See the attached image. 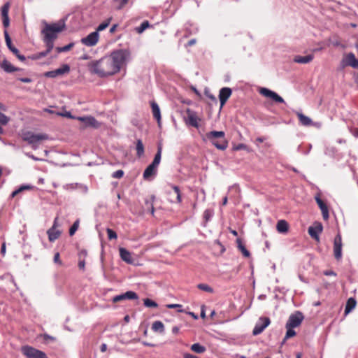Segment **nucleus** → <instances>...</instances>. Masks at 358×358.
<instances>
[{"label":"nucleus","instance_id":"obj_24","mask_svg":"<svg viewBox=\"0 0 358 358\" xmlns=\"http://www.w3.org/2000/svg\"><path fill=\"white\" fill-rule=\"evenodd\" d=\"M120 255L121 259L125 262L128 264H131L133 262L131 253L125 248H120Z\"/></svg>","mask_w":358,"mask_h":358},{"label":"nucleus","instance_id":"obj_52","mask_svg":"<svg viewBox=\"0 0 358 358\" xmlns=\"http://www.w3.org/2000/svg\"><path fill=\"white\" fill-rule=\"evenodd\" d=\"M247 148V145L245 144L241 143L237 145H236L234 149L235 150H245Z\"/></svg>","mask_w":358,"mask_h":358},{"label":"nucleus","instance_id":"obj_48","mask_svg":"<svg viewBox=\"0 0 358 358\" xmlns=\"http://www.w3.org/2000/svg\"><path fill=\"white\" fill-rule=\"evenodd\" d=\"M106 231L108 237L110 240L117 238V234L113 229L108 228Z\"/></svg>","mask_w":358,"mask_h":358},{"label":"nucleus","instance_id":"obj_58","mask_svg":"<svg viewBox=\"0 0 358 358\" xmlns=\"http://www.w3.org/2000/svg\"><path fill=\"white\" fill-rule=\"evenodd\" d=\"M6 243H3L1 248V254L4 256L6 255Z\"/></svg>","mask_w":358,"mask_h":358},{"label":"nucleus","instance_id":"obj_15","mask_svg":"<svg viewBox=\"0 0 358 358\" xmlns=\"http://www.w3.org/2000/svg\"><path fill=\"white\" fill-rule=\"evenodd\" d=\"M187 117L186 120V123L192 127H194V128H199V122L201 120V119L197 117L196 113L190 109H187Z\"/></svg>","mask_w":358,"mask_h":358},{"label":"nucleus","instance_id":"obj_14","mask_svg":"<svg viewBox=\"0 0 358 358\" xmlns=\"http://www.w3.org/2000/svg\"><path fill=\"white\" fill-rule=\"evenodd\" d=\"M323 229L322 224L320 222L315 223L314 226L308 227V231L309 235L315 241H319V234L322 233Z\"/></svg>","mask_w":358,"mask_h":358},{"label":"nucleus","instance_id":"obj_7","mask_svg":"<svg viewBox=\"0 0 358 358\" xmlns=\"http://www.w3.org/2000/svg\"><path fill=\"white\" fill-rule=\"evenodd\" d=\"M270 319L268 317H260L256 323L252 334L257 336L263 332V331L270 324Z\"/></svg>","mask_w":358,"mask_h":358},{"label":"nucleus","instance_id":"obj_28","mask_svg":"<svg viewBox=\"0 0 358 358\" xmlns=\"http://www.w3.org/2000/svg\"><path fill=\"white\" fill-rule=\"evenodd\" d=\"M356 304L357 302L354 298L348 299L345 308V314L347 315L350 313L355 308Z\"/></svg>","mask_w":358,"mask_h":358},{"label":"nucleus","instance_id":"obj_50","mask_svg":"<svg viewBox=\"0 0 358 358\" xmlns=\"http://www.w3.org/2000/svg\"><path fill=\"white\" fill-rule=\"evenodd\" d=\"M54 262L58 264L59 265L62 264V261L60 260V255L59 252H56L54 255Z\"/></svg>","mask_w":358,"mask_h":358},{"label":"nucleus","instance_id":"obj_32","mask_svg":"<svg viewBox=\"0 0 358 358\" xmlns=\"http://www.w3.org/2000/svg\"><path fill=\"white\" fill-rule=\"evenodd\" d=\"M237 244L238 249L241 251L243 256L245 257H248L250 256L249 251L245 248L244 245L242 243V241L240 238L237 239Z\"/></svg>","mask_w":358,"mask_h":358},{"label":"nucleus","instance_id":"obj_61","mask_svg":"<svg viewBox=\"0 0 358 358\" xmlns=\"http://www.w3.org/2000/svg\"><path fill=\"white\" fill-rule=\"evenodd\" d=\"M196 43V40L195 38H192L189 40L187 44V46H192Z\"/></svg>","mask_w":358,"mask_h":358},{"label":"nucleus","instance_id":"obj_12","mask_svg":"<svg viewBox=\"0 0 358 358\" xmlns=\"http://www.w3.org/2000/svg\"><path fill=\"white\" fill-rule=\"evenodd\" d=\"M70 71V67L68 64H64L60 68L57 69L54 71H47L44 73V76L47 78H56L59 76H62L65 73H68Z\"/></svg>","mask_w":358,"mask_h":358},{"label":"nucleus","instance_id":"obj_41","mask_svg":"<svg viewBox=\"0 0 358 358\" xmlns=\"http://www.w3.org/2000/svg\"><path fill=\"white\" fill-rule=\"evenodd\" d=\"M143 303L146 307H148V308H157L158 306L157 303L155 301H154L148 298L145 299L143 300Z\"/></svg>","mask_w":358,"mask_h":358},{"label":"nucleus","instance_id":"obj_36","mask_svg":"<svg viewBox=\"0 0 358 358\" xmlns=\"http://www.w3.org/2000/svg\"><path fill=\"white\" fill-rule=\"evenodd\" d=\"M285 327L287 329V332L284 338V341L293 337L296 335V331L294 330L293 327H288L285 324Z\"/></svg>","mask_w":358,"mask_h":358},{"label":"nucleus","instance_id":"obj_3","mask_svg":"<svg viewBox=\"0 0 358 358\" xmlns=\"http://www.w3.org/2000/svg\"><path fill=\"white\" fill-rule=\"evenodd\" d=\"M206 138L218 150H224L228 146L225 133L222 131H212L206 134Z\"/></svg>","mask_w":358,"mask_h":358},{"label":"nucleus","instance_id":"obj_63","mask_svg":"<svg viewBox=\"0 0 358 358\" xmlns=\"http://www.w3.org/2000/svg\"><path fill=\"white\" fill-rule=\"evenodd\" d=\"M179 331V327L177 326H175L172 328V332L174 334H177Z\"/></svg>","mask_w":358,"mask_h":358},{"label":"nucleus","instance_id":"obj_22","mask_svg":"<svg viewBox=\"0 0 358 358\" xmlns=\"http://www.w3.org/2000/svg\"><path fill=\"white\" fill-rule=\"evenodd\" d=\"M316 202L318 204L322 214L324 220H327L329 219V210L327 205L324 201L319 197L315 198Z\"/></svg>","mask_w":358,"mask_h":358},{"label":"nucleus","instance_id":"obj_33","mask_svg":"<svg viewBox=\"0 0 358 358\" xmlns=\"http://www.w3.org/2000/svg\"><path fill=\"white\" fill-rule=\"evenodd\" d=\"M173 194L176 196V199H171V202L180 203L182 199L179 187L178 186H173Z\"/></svg>","mask_w":358,"mask_h":358},{"label":"nucleus","instance_id":"obj_57","mask_svg":"<svg viewBox=\"0 0 358 358\" xmlns=\"http://www.w3.org/2000/svg\"><path fill=\"white\" fill-rule=\"evenodd\" d=\"M166 307L168 308H180L182 307V305L173 303V304H168V305H166Z\"/></svg>","mask_w":358,"mask_h":358},{"label":"nucleus","instance_id":"obj_16","mask_svg":"<svg viewBox=\"0 0 358 358\" xmlns=\"http://www.w3.org/2000/svg\"><path fill=\"white\" fill-rule=\"evenodd\" d=\"M343 66H350L355 69H358V59L355 57L354 53H348L342 60Z\"/></svg>","mask_w":358,"mask_h":358},{"label":"nucleus","instance_id":"obj_17","mask_svg":"<svg viewBox=\"0 0 358 358\" xmlns=\"http://www.w3.org/2000/svg\"><path fill=\"white\" fill-rule=\"evenodd\" d=\"M232 91L229 87H222L220 90L219 99L220 101V108L226 103L228 99L231 96Z\"/></svg>","mask_w":358,"mask_h":358},{"label":"nucleus","instance_id":"obj_56","mask_svg":"<svg viewBox=\"0 0 358 358\" xmlns=\"http://www.w3.org/2000/svg\"><path fill=\"white\" fill-rule=\"evenodd\" d=\"M18 80L24 83H30L32 82V80L29 78H20Z\"/></svg>","mask_w":358,"mask_h":358},{"label":"nucleus","instance_id":"obj_21","mask_svg":"<svg viewBox=\"0 0 358 358\" xmlns=\"http://www.w3.org/2000/svg\"><path fill=\"white\" fill-rule=\"evenodd\" d=\"M157 166L150 164L143 172V178L150 180L151 178L157 174Z\"/></svg>","mask_w":358,"mask_h":358},{"label":"nucleus","instance_id":"obj_47","mask_svg":"<svg viewBox=\"0 0 358 358\" xmlns=\"http://www.w3.org/2000/svg\"><path fill=\"white\" fill-rule=\"evenodd\" d=\"M57 115L62 117H68L70 119H76L77 117H75L71 115V112L65 111L64 113H57Z\"/></svg>","mask_w":358,"mask_h":358},{"label":"nucleus","instance_id":"obj_30","mask_svg":"<svg viewBox=\"0 0 358 358\" xmlns=\"http://www.w3.org/2000/svg\"><path fill=\"white\" fill-rule=\"evenodd\" d=\"M162 147L161 145H159L157 146V152L155 156V158L151 164L159 166L160 161H161V156H162Z\"/></svg>","mask_w":358,"mask_h":358},{"label":"nucleus","instance_id":"obj_34","mask_svg":"<svg viewBox=\"0 0 358 358\" xmlns=\"http://www.w3.org/2000/svg\"><path fill=\"white\" fill-rule=\"evenodd\" d=\"M150 23L148 20L143 21L139 27H136L135 30L138 34H142L147 28L150 27Z\"/></svg>","mask_w":358,"mask_h":358},{"label":"nucleus","instance_id":"obj_4","mask_svg":"<svg viewBox=\"0 0 358 358\" xmlns=\"http://www.w3.org/2000/svg\"><path fill=\"white\" fill-rule=\"evenodd\" d=\"M22 139L31 145L34 149H36L37 143L41 141L48 140V136L45 134H34L31 131H26L22 134Z\"/></svg>","mask_w":358,"mask_h":358},{"label":"nucleus","instance_id":"obj_64","mask_svg":"<svg viewBox=\"0 0 358 358\" xmlns=\"http://www.w3.org/2000/svg\"><path fill=\"white\" fill-rule=\"evenodd\" d=\"M117 24H114V25H113V26L110 27V33H111V34H112V33L115 32V30H116V29H117Z\"/></svg>","mask_w":358,"mask_h":358},{"label":"nucleus","instance_id":"obj_39","mask_svg":"<svg viewBox=\"0 0 358 358\" xmlns=\"http://www.w3.org/2000/svg\"><path fill=\"white\" fill-rule=\"evenodd\" d=\"M10 8V3L7 2L3 4L1 8V13L2 17H8V10Z\"/></svg>","mask_w":358,"mask_h":358},{"label":"nucleus","instance_id":"obj_55","mask_svg":"<svg viewBox=\"0 0 358 358\" xmlns=\"http://www.w3.org/2000/svg\"><path fill=\"white\" fill-rule=\"evenodd\" d=\"M205 94L206 95V96H207L208 98H209V99H211L212 101H215V102H216V101H217L216 97H215L214 95H213L212 94H210V93H209V92H205Z\"/></svg>","mask_w":358,"mask_h":358},{"label":"nucleus","instance_id":"obj_31","mask_svg":"<svg viewBox=\"0 0 358 358\" xmlns=\"http://www.w3.org/2000/svg\"><path fill=\"white\" fill-rule=\"evenodd\" d=\"M191 350L196 353H203L206 351V348L197 343L192 345Z\"/></svg>","mask_w":358,"mask_h":358},{"label":"nucleus","instance_id":"obj_42","mask_svg":"<svg viewBox=\"0 0 358 358\" xmlns=\"http://www.w3.org/2000/svg\"><path fill=\"white\" fill-rule=\"evenodd\" d=\"M213 215V211L210 209H206L203 212V217L206 222H208Z\"/></svg>","mask_w":358,"mask_h":358},{"label":"nucleus","instance_id":"obj_27","mask_svg":"<svg viewBox=\"0 0 358 358\" xmlns=\"http://www.w3.org/2000/svg\"><path fill=\"white\" fill-rule=\"evenodd\" d=\"M276 229L279 233H286L289 229L288 223L284 220H279L277 222Z\"/></svg>","mask_w":358,"mask_h":358},{"label":"nucleus","instance_id":"obj_45","mask_svg":"<svg viewBox=\"0 0 358 358\" xmlns=\"http://www.w3.org/2000/svg\"><path fill=\"white\" fill-rule=\"evenodd\" d=\"M129 0H114L117 10L122 9L127 3Z\"/></svg>","mask_w":358,"mask_h":358},{"label":"nucleus","instance_id":"obj_59","mask_svg":"<svg viewBox=\"0 0 358 358\" xmlns=\"http://www.w3.org/2000/svg\"><path fill=\"white\" fill-rule=\"evenodd\" d=\"M19 190L21 192H22L23 190H25V189H31V186L30 185H22L21 187H20L19 188Z\"/></svg>","mask_w":358,"mask_h":358},{"label":"nucleus","instance_id":"obj_20","mask_svg":"<svg viewBox=\"0 0 358 358\" xmlns=\"http://www.w3.org/2000/svg\"><path fill=\"white\" fill-rule=\"evenodd\" d=\"M0 67L7 73H13L16 71H20L21 69L15 67L9 61L3 59L0 62Z\"/></svg>","mask_w":358,"mask_h":358},{"label":"nucleus","instance_id":"obj_53","mask_svg":"<svg viewBox=\"0 0 358 358\" xmlns=\"http://www.w3.org/2000/svg\"><path fill=\"white\" fill-rule=\"evenodd\" d=\"M3 18V25L4 27H8L10 24L9 17H2Z\"/></svg>","mask_w":358,"mask_h":358},{"label":"nucleus","instance_id":"obj_2","mask_svg":"<svg viewBox=\"0 0 358 358\" xmlns=\"http://www.w3.org/2000/svg\"><path fill=\"white\" fill-rule=\"evenodd\" d=\"M45 25L41 31L43 35V41L45 43L46 50L49 54L54 48V41L57 38L58 34L61 33L65 29V22L61 20L56 23L48 24L45 21L43 22Z\"/></svg>","mask_w":358,"mask_h":358},{"label":"nucleus","instance_id":"obj_23","mask_svg":"<svg viewBox=\"0 0 358 358\" xmlns=\"http://www.w3.org/2000/svg\"><path fill=\"white\" fill-rule=\"evenodd\" d=\"M296 114L301 125L308 127L313 124L312 120L309 117L303 115L301 112L296 111Z\"/></svg>","mask_w":358,"mask_h":358},{"label":"nucleus","instance_id":"obj_8","mask_svg":"<svg viewBox=\"0 0 358 358\" xmlns=\"http://www.w3.org/2000/svg\"><path fill=\"white\" fill-rule=\"evenodd\" d=\"M99 39V34L97 31H93L88 34L86 37L81 39V43L88 47H92L96 45Z\"/></svg>","mask_w":358,"mask_h":358},{"label":"nucleus","instance_id":"obj_29","mask_svg":"<svg viewBox=\"0 0 358 358\" xmlns=\"http://www.w3.org/2000/svg\"><path fill=\"white\" fill-rule=\"evenodd\" d=\"M152 329L155 332L163 333L164 331V325L161 321H155L152 324Z\"/></svg>","mask_w":358,"mask_h":358},{"label":"nucleus","instance_id":"obj_46","mask_svg":"<svg viewBox=\"0 0 358 358\" xmlns=\"http://www.w3.org/2000/svg\"><path fill=\"white\" fill-rule=\"evenodd\" d=\"M48 55V52L42 51V52H38V53L34 55L32 57V59H39L41 58L45 57Z\"/></svg>","mask_w":358,"mask_h":358},{"label":"nucleus","instance_id":"obj_62","mask_svg":"<svg viewBox=\"0 0 358 358\" xmlns=\"http://www.w3.org/2000/svg\"><path fill=\"white\" fill-rule=\"evenodd\" d=\"M101 351L102 352H104L105 351H106L107 350V345L106 343H103L101 345V348H100Z\"/></svg>","mask_w":358,"mask_h":358},{"label":"nucleus","instance_id":"obj_37","mask_svg":"<svg viewBox=\"0 0 358 358\" xmlns=\"http://www.w3.org/2000/svg\"><path fill=\"white\" fill-rule=\"evenodd\" d=\"M110 20H111V18H108L106 21L101 23L97 27L96 31H97V33L99 34V31H101L104 30L105 29H106L108 27V25L110 22Z\"/></svg>","mask_w":358,"mask_h":358},{"label":"nucleus","instance_id":"obj_40","mask_svg":"<svg viewBox=\"0 0 358 358\" xmlns=\"http://www.w3.org/2000/svg\"><path fill=\"white\" fill-rule=\"evenodd\" d=\"M74 45V43H71L65 46H63V47H57L56 49H57V52L60 53V52H68L69 51Z\"/></svg>","mask_w":358,"mask_h":358},{"label":"nucleus","instance_id":"obj_5","mask_svg":"<svg viewBox=\"0 0 358 358\" xmlns=\"http://www.w3.org/2000/svg\"><path fill=\"white\" fill-rule=\"evenodd\" d=\"M21 352L27 358H48L45 352L29 345L22 346Z\"/></svg>","mask_w":358,"mask_h":358},{"label":"nucleus","instance_id":"obj_11","mask_svg":"<svg viewBox=\"0 0 358 358\" xmlns=\"http://www.w3.org/2000/svg\"><path fill=\"white\" fill-rule=\"evenodd\" d=\"M4 36L6 45L8 48L22 62L25 61L26 58L24 55H21L19 50L13 46L11 39L7 31H4Z\"/></svg>","mask_w":358,"mask_h":358},{"label":"nucleus","instance_id":"obj_9","mask_svg":"<svg viewBox=\"0 0 358 358\" xmlns=\"http://www.w3.org/2000/svg\"><path fill=\"white\" fill-rule=\"evenodd\" d=\"M259 93L265 97L270 98L275 102L285 103L284 99L280 96H279L277 93L268 88H261L259 90Z\"/></svg>","mask_w":358,"mask_h":358},{"label":"nucleus","instance_id":"obj_19","mask_svg":"<svg viewBox=\"0 0 358 358\" xmlns=\"http://www.w3.org/2000/svg\"><path fill=\"white\" fill-rule=\"evenodd\" d=\"M57 220V218L56 217L55 219L54 224H53L52 227L50 229H49L47 231V234L48 235V239L50 242L55 241L56 239H57L59 237V236L61 234L60 231L56 229Z\"/></svg>","mask_w":358,"mask_h":358},{"label":"nucleus","instance_id":"obj_49","mask_svg":"<svg viewBox=\"0 0 358 358\" xmlns=\"http://www.w3.org/2000/svg\"><path fill=\"white\" fill-rule=\"evenodd\" d=\"M124 176V171L122 170H117L112 174L113 178H121Z\"/></svg>","mask_w":358,"mask_h":358},{"label":"nucleus","instance_id":"obj_6","mask_svg":"<svg viewBox=\"0 0 358 358\" xmlns=\"http://www.w3.org/2000/svg\"><path fill=\"white\" fill-rule=\"evenodd\" d=\"M303 319L304 316L303 313L300 311H296L289 315L286 325L293 328L298 327L300 326Z\"/></svg>","mask_w":358,"mask_h":358},{"label":"nucleus","instance_id":"obj_10","mask_svg":"<svg viewBox=\"0 0 358 358\" xmlns=\"http://www.w3.org/2000/svg\"><path fill=\"white\" fill-rule=\"evenodd\" d=\"M334 255L337 260L342 258V238L340 234H338L334 238Z\"/></svg>","mask_w":358,"mask_h":358},{"label":"nucleus","instance_id":"obj_13","mask_svg":"<svg viewBox=\"0 0 358 358\" xmlns=\"http://www.w3.org/2000/svg\"><path fill=\"white\" fill-rule=\"evenodd\" d=\"M138 299V296L136 292H134L133 291H127L125 293L115 296L113 298L112 301L113 303H117L120 301H124V300H127V299L128 300H135V299Z\"/></svg>","mask_w":358,"mask_h":358},{"label":"nucleus","instance_id":"obj_35","mask_svg":"<svg viewBox=\"0 0 358 358\" xmlns=\"http://www.w3.org/2000/svg\"><path fill=\"white\" fill-rule=\"evenodd\" d=\"M144 153V146L141 139L136 141V154L138 157H141Z\"/></svg>","mask_w":358,"mask_h":358},{"label":"nucleus","instance_id":"obj_26","mask_svg":"<svg viewBox=\"0 0 358 358\" xmlns=\"http://www.w3.org/2000/svg\"><path fill=\"white\" fill-rule=\"evenodd\" d=\"M151 108L153 117L157 120V122L159 124L161 122V113L159 107L156 102L152 101L151 103Z\"/></svg>","mask_w":358,"mask_h":358},{"label":"nucleus","instance_id":"obj_18","mask_svg":"<svg viewBox=\"0 0 358 358\" xmlns=\"http://www.w3.org/2000/svg\"><path fill=\"white\" fill-rule=\"evenodd\" d=\"M76 120L83 122L86 127L98 128L100 125L98 121L92 116L77 117Z\"/></svg>","mask_w":358,"mask_h":358},{"label":"nucleus","instance_id":"obj_1","mask_svg":"<svg viewBox=\"0 0 358 358\" xmlns=\"http://www.w3.org/2000/svg\"><path fill=\"white\" fill-rule=\"evenodd\" d=\"M127 54L123 50L114 52L110 57L90 62L87 66L91 73L103 78L120 71L126 59Z\"/></svg>","mask_w":358,"mask_h":358},{"label":"nucleus","instance_id":"obj_43","mask_svg":"<svg viewBox=\"0 0 358 358\" xmlns=\"http://www.w3.org/2000/svg\"><path fill=\"white\" fill-rule=\"evenodd\" d=\"M10 117L0 112V124L6 125L10 122Z\"/></svg>","mask_w":358,"mask_h":358},{"label":"nucleus","instance_id":"obj_38","mask_svg":"<svg viewBox=\"0 0 358 358\" xmlns=\"http://www.w3.org/2000/svg\"><path fill=\"white\" fill-rule=\"evenodd\" d=\"M197 287L199 289L203 290V291L206 292H208V293H213V289L210 286L207 285V284L200 283V284L197 285Z\"/></svg>","mask_w":358,"mask_h":358},{"label":"nucleus","instance_id":"obj_60","mask_svg":"<svg viewBox=\"0 0 358 358\" xmlns=\"http://www.w3.org/2000/svg\"><path fill=\"white\" fill-rule=\"evenodd\" d=\"M183 357L184 358H199L198 357L193 355L192 354H189V353H185L183 355Z\"/></svg>","mask_w":358,"mask_h":358},{"label":"nucleus","instance_id":"obj_54","mask_svg":"<svg viewBox=\"0 0 358 358\" xmlns=\"http://www.w3.org/2000/svg\"><path fill=\"white\" fill-rule=\"evenodd\" d=\"M78 267L80 268V269L85 270V259H79Z\"/></svg>","mask_w":358,"mask_h":358},{"label":"nucleus","instance_id":"obj_51","mask_svg":"<svg viewBox=\"0 0 358 358\" xmlns=\"http://www.w3.org/2000/svg\"><path fill=\"white\" fill-rule=\"evenodd\" d=\"M87 255V252L85 250H82L78 253L79 259H85Z\"/></svg>","mask_w":358,"mask_h":358},{"label":"nucleus","instance_id":"obj_44","mask_svg":"<svg viewBox=\"0 0 358 358\" xmlns=\"http://www.w3.org/2000/svg\"><path fill=\"white\" fill-rule=\"evenodd\" d=\"M79 223H80L79 220H77L76 221H75V222L71 227V228L69 229V235L70 236H73L76 233V231L78 230V227H79Z\"/></svg>","mask_w":358,"mask_h":358},{"label":"nucleus","instance_id":"obj_25","mask_svg":"<svg viewBox=\"0 0 358 358\" xmlns=\"http://www.w3.org/2000/svg\"><path fill=\"white\" fill-rule=\"evenodd\" d=\"M314 58L313 55H308L306 56L297 55L294 58V62L299 64H308Z\"/></svg>","mask_w":358,"mask_h":358}]
</instances>
